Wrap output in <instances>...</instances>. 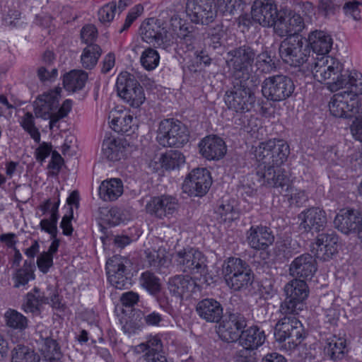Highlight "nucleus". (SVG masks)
I'll return each instance as SVG.
<instances>
[{"mask_svg":"<svg viewBox=\"0 0 362 362\" xmlns=\"http://www.w3.org/2000/svg\"><path fill=\"white\" fill-rule=\"evenodd\" d=\"M311 71L316 81L325 83L332 92L346 88L349 84L355 82L354 74H360L354 70H344L343 64L329 56L317 57Z\"/></svg>","mask_w":362,"mask_h":362,"instance_id":"f257e3e1","label":"nucleus"},{"mask_svg":"<svg viewBox=\"0 0 362 362\" xmlns=\"http://www.w3.org/2000/svg\"><path fill=\"white\" fill-rule=\"evenodd\" d=\"M355 82L335 94L329 102L330 113L336 117H351L357 111V96L362 94V74H354Z\"/></svg>","mask_w":362,"mask_h":362,"instance_id":"f03ea898","label":"nucleus"},{"mask_svg":"<svg viewBox=\"0 0 362 362\" xmlns=\"http://www.w3.org/2000/svg\"><path fill=\"white\" fill-rule=\"evenodd\" d=\"M276 341L281 343V349L286 351H294L306 337L301 322L295 316H284L274 327Z\"/></svg>","mask_w":362,"mask_h":362,"instance_id":"7ed1b4c3","label":"nucleus"},{"mask_svg":"<svg viewBox=\"0 0 362 362\" xmlns=\"http://www.w3.org/2000/svg\"><path fill=\"white\" fill-rule=\"evenodd\" d=\"M222 272L226 284L234 291L245 289L253 281L251 269L240 258L230 257L226 260L223 264Z\"/></svg>","mask_w":362,"mask_h":362,"instance_id":"20e7f679","label":"nucleus"},{"mask_svg":"<svg viewBox=\"0 0 362 362\" xmlns=\"http://www.w3.org/2000/svg\"><path fill=\"white\" fill-rule=\"evenodd\" d=\"M175 261L182 272L195 276L201 284H209L206 259L202 252L194 248L183 249L176 253Z\"/></svg>","mask_w":362,"mask_h":362,"instance_id":"39448f33","label":"nucleus"},{"mask_svg":"<svg viewBox=\"0 0 362 362\" xmlns=\"http://www.w3.org/2000/svg\"><path fill=\"white\" fill-rule=\"evenodd\" d=\"M256 51L249 45H242L227 52L226 64L236 79L248 80Z\"/></svg>","mask_w":362,"mask_h":362,"instance_id":"423d86ee","label":"nucleus"},{"mask_svg":"<svg viewBox=\"0 0 362 362\" xmlns=\"http://www.w3.org/2000/svg\"><path fill=\"white\" fill-rule=\"evenodd\" d=\"M279 52L284 63L296 67L308 60L310 47L305 38L300 35H293L281 42Z\"/></svg>","mask_w":362,"mask_h":362,"instance_id":"0eeeda50","label":"nucleus"},{"mask_svg":"<svg viewBox=\"0 0 362 362\" xmlns=\"http://www.w3.org/2000/svg\"><path fill=\"white\" fill-rule=\"evenodd\" d=\"M156 139L164 147H182L189 141L187 127L178 120L167 119L161 121Z\"/></svg>","mask_w":362,"mask_h":362,"instance_id":"6e6552de","label":"nucleus"},{"mask_svg":"<svg viewBox=\"0 0 362 362\" xmlns=\"http://www.w3.org/2000/svg\"><path fill=\"white\" fill-rule=\"evenodd\" d=\"M225 94V103L236 112H247L255 103V96L248 86L247 80H241Z\"/></svg>","mask_w":362,"mask_h":362,"instance_id":"1a4fd4ad","label":"nucleus"},{"mask_svg":"<svg viewBox=\"0 0 362 362\" xmlns=\"http://www.w3.org/2000/svg\"><path fill=\"white\" fill-rule=\"evenodd\" d=\"M294 90L293 80L282 74L269 76L262 83L263 96L273 102H280L288 98Z\"/></svg>","mask_w":362,"mask_h":362,"instance_id":"9d476101","label":"nucleus"},{"mask_svg":"<svg viewBox=\"0 0 362 362\" xmlns=\"http://www.w3.org/2000/svg\"><path fill=\"white\" fill-rule=\"evenodd\" d=\"M258 181L262 185L273 187L284 196H288L291 189V182L284 170L275 165H258L256 168Z\"/></svg>","mask_w":362,"mask_h":362,"instance_id":"9b49d317","label":"nucleus"},{"mask_svg":"<svg viewBox=\"0 0 362 362\" xmlns=\"http://www.w3.org/2000/svg\"><path fill=\"white\" fill-rule=\"evenodd\" d=\"M212 183L209 171L206 168L193 169L182 184V191L190 197H202L209 191Z\"/></svg>","mask_w":362,"mask_h":362,"instance_id":"f8f14e48","label":"nucleus"},{"mask_svg":"<svg viewBox=\"0 0 362 362\" xmlns=\"http://www.w3.org/2000/svg\"><path fill=\"white\" fill-rule=\"evenodd\" d=\"M186 12L191 21L196 24L209 25L217 17L214 0H187Z\"/></svg>","mask_w":362,"mask_h":362,"instance_id":"ddd939ff","label":"nucleus"},{"mask_svg":"<svg viewBox=\"0 0 362 362\" xmlns=\"http://www.w3.org/2000/svg\"><path fill=\"white\" fill-rule=\"evenodd\" d=\"M178 208L177 199L168 194L153 197L146 205L147 213L159 219L170 218L177 212Z\"/></svg>","mask_w":362,"mask_h":362,"instance_id":"4468645a","label":"nucleus"},{"mask_svg":"<svg viewBox=\"0 0 362 362\" xmlns=\"http://www.w3.org/2000/svg\"><path fill=\"white\" fill-rule=\"evenodd\" d=\"M298 218L300 229L306 233L323 230L327 223L326 212L319 207L304 210L298 215Z\"/></svg>","mask_w":362,"mask_h":362,"instance_id":"2eb2a0df","label":"nucleus"},{"mask_svg":"<svg viewBox=\"0 0 362 362\" xmlns=\"http://www.w3.org/2000/svg\"><path fill=\"white\" fill-rule=\"evenodd\" d=\"M247 325L245 318L240 314H231L228 320H224L217 327L219 338L228 343L240 339V331Z\"/></svg>","mask_w":362,"mask_h":362,"instance_id":"dca6fc26","label":"nucleus"},{"mask_svg":"<svg viewBox=\"0 0 362 362\" xmlns=\"http://www.w3.org/2000/svg\"><path fill=\"white\" fill-rule=\"evenodd\" d=\"M61 88H55L40 95L34 102V112L37 117L47 119L54 115V111L59 107Z\"/></svg>","mask_w":362,"mask_h":362,"instance_id":"f3484780","label":"nucleus"},{"mask_svg":"<svg viewBox=\"0 0 362 362\" xmlns=\"http://www.w3.org/2000/svg\"><path fill=\"white\" fill-rule=\"evenodd\" d=\"M278 11L274 0H255L251 8L253 21L267 28L272 27Z\"/></svg>","mask_w":362,"mask_h":362,"instance_id":"a211bd4d","label":"nucleus"},{"mask_svg":"<svg viewBox=\"0 0 362 362\" xmlns=\"http://www.w3.org/2000/svg\"><path fill=\"white\" fill-rule=\"evenodd\" d=\"M317 271V262L308 253L296 257L289 266V274L296 279H311Z\"/></svg>","mask_w":362,"mask_h":362,"instance_id":"6ab92c4d","label":"nucleus"},{"mask_svg":"<svg viewBox=\"0 0 362 362\" xmlns=\"http://www.w3.org/2000/svg\"><path fill=\"white\" fill-rule=\"evenodd\" d=\"M140 30L142 40L147 43L158 47L164 45L167 30L162 27L160 21L149 18L141 24Z\"/></svg>","mask_w":362,"mask_h":362,"instance_id":"aec40b11","label":"nucleus"},{"mask_svg":"<svg viewBox=\"0 0 362 362\" xmlns=\"http://www.w3.org/2000/svg\"><path fill=\"white\" fill-rule=\"evenodd\" d=\"M108 281L117 289H123L128 284L129 279L125 275L126 266L119 256H114L106 263Z\"/></svg>","mask_w":362,"mask_h":362,"instance_id":"412c9836","label":"nucleus"},{"mask_svg":"<svg viewBox=\"0 0 362 362\" xmlns=\"http://www.w3.org/2000/svg\"><path fill=\"white\" fill-rule=\"evenodd\" d=\"M199 147L202 156L209 160H219L226 153L224 141L215 135L204 137L199 142Z\"/></svg>","mask_w":362,"mask_h":362,"instance_id":"4be33fe9","label":"nucleus"},{"mask_svg":"<svg viewBox=\"0 0 362 362\" xmlns=\"http://www.w3.org/2000/svg\"><path fill=\"white\" fill-rule=\"evenodd\" d=\"M247 241L252 249L264 250L272 245L274 236L266 226H252L247 232Z\"/></svg>","mask_w":362,"mask_h":362,"instance_id":"5701e85b","label":"nucleus"},{"mask_svg":"<svg viewBox=\"0 0 362 362\" xmlns=\"http://www.w3.org/2000/svg\"><path fill=\"white\" fill-rule=\"evenodd\" d=\"M338 237L334 233L320 234L315 241V255L317 258L327 260L337 252Z\"/></svg>","mask_w":362,"mask_h":362,"instance_id":"b1692460","label":"nucleus"},{"mask_svg":"<svg viewBox=\"0 0 362 362\" xmlns=\"http://www.w3.org/2000/svg\"><path fill=\"white\" fill-rule=\"evenodd\" d=\"M361 222V216L354 210H341L334 220L335 228L345 234L360 232Z\"/></svg>","mask_w":362,"mask_h":362,"instance_id":"393cba45","label":"nucleus"},{"mask_svg":"<svg viewBox=\"0 0 362 362\" xmlns=\"http://www.w3.org/2000/svg\"><path fill=\"white\" fill-rule=\"evenodd\" d=\"M196 311L207 322H218L223 314L221 304L214 298H205L198 302Z\"/></svg>","mask_w":362,"mask_h":362,"instance_id":"a878e982","label":"nucleus"},{"mask_svg":"<svg viewBox=\"0 0 362 362\" xmlns=\"http://www.w3.org/2000/svg\"><path fill=\"white\" fill-rule=\"evenodd\" d=\"M60 201L58 200L52 208V214L49 218H44L41 220L40 226L42 230L45 231L51 235L53 239L49 249L45 253H47L53 257V255L58 250L59 241L56 239L57 235V221L59 218L58 209Z\"/></svg>","mask_w":362,"mask_h":362,"instance_id":"bb28decb","label":"nucleus"},{"mask_svg":"<svg viewBox=\"0 0 362 362\" xmlns=\"http://www.w3.org/2000/svg\"><path fill=\"white\" fill-rule=\"evenodd\" d=\"M264 331H261L257 326H252L241 332L239 339L240 344L245 349L241 350V354L248 350H254L262 346L265 341Z\"/></svg>","mask_w":362,"mask_h":362,"instance_id":"cd10ccee","label":"nucleus"},{"mask_svg":"<svg viewBox=\"0 0 362 362\" xmlns=\"http://www.w3.org/2000/svg\"><path fill=\"white\" fill-rule=\"evenodd\" d=\"M308 42L313 51L321 56H327L333 43L331 36L322 30L312 32L309 35Z\"/></svg>","mask_w":362,"mask_h":362,"instance_id":"c85d7f7f","label":"nucleus"},{"mask_svg":"<svg viewBox=\"0 0 362 362\" xmlns=\"http://www.w3.org/2000/svg\"><path fill=\"white\" fill-rule=\"evenodd\" d=\"M123 193V183L119 178L104 180L99 187V197L105 202L117 200Z\"/></svg>","mask_w":362,"mask_h":362,"instance_id":"c756f323","label":"nucleus"},{"mask_svg":"<svg viewBox=\"0 0 362 362\" xmlns=\"http://www.w3.org/2000/svg\"><path fill=\"white\" fill-rule=\"evenodd\" d=\"M112 117L110 126L115 132L127 135L134 132L136 119L132 115L126 112H115L112 113Z\"/></svg>","mask_w":362,"mask_h":362,"instance_id":"7c9ffc66","label":"nucleus"},{"mask_svg":"<svg viewBox=\"0 0 362 362\" xmlns=\"http://www.w3.org/2000/svg\"><path fill=\"white\" fill-rule=\"evenodd\" d=\"M195 284L188 275H175L169 279L168 288L171 294L182 298L184 294L192 291Z\"/></svg>","mask_w":362,"mask_h":362,"instance_id":"2f4dec72","label":"nucleus"},{"mask_svg":"<svg viewBox=\"0 0 362 362\" xmlns=\"http://www.w3.org/2000/svg\"><path fill=\"white\" fill-rule=\"evenodd\" d=\"M40 351L47 362H57L62 357L61 347L55 339L40 334Z\"/></svg>","mask_w":362,"mask_h":362,"instance_id":"473e14b6","label":"nucleus"},{"mask_svg":"<svg viewBox=\"0 0 362 362\" xmlns=\"http://www.w3.org/2000/svg\"><path fill=\"white\" fill-rule=\"evenodd\" d=\"M47 303H49V297L45 293H41L40 289L35 287L31 292L26 294L22 307L25 313H35L40 311V307L42 304Z\"/></svg>","mask_w":362,"mask_h":362,"instance_id":"72a5a7b5","label":"nucleus"},{"mask_svg":"<svg viewBox=\"0 0 362 362\" xmlns=\"http://www.w3.org/2000/svg\"><path fill=\"white\" fill-rule=\"evenodd\" d=\"M325 354L332 360H340L347 352L346 341L344 338L332 336L327 339Z\"/></svg>","mask_w":362,"mask_h":362,"instance_id":"f704fd0d","label":"nucleus"},{"mask_svg":"<svg viewBox=\"0 0 362 362\" xmlns=\"http://www.w3.org/2000/svg\"><path fill=\"white\" fill-rule=\"evenodd\" d=\"M337 301L330 296H325L320 300L325 311V322L333 326L337 325L341 314V308Z\"/></svg>","mask_w":362,"mask_h":362,"instance_id":"c9c22d12","label":"nucleus"},{"mask_svg":"<svg viewBox=\"0 0 362 362\" xmlns=\"http://www.w3.org/2000/svg\"><path fill=\"white\" fill-rule=\"evenodd\" d=\"M88 79V74L82 70H72L63 78V84L66 90L76 92L81 90Z\"/></svg>","mask_w":362,"mask_h":362,"instance_id":"e433bc0d","label":"nucleus"},{"mask_svg":"<svg viewBox=\"0 0 362 362\" xmlns=\"http://www.w3.org/2000/svg\"><path fill=\"white\" fill-rule=\"evenodd\" d=\"M35 264L33 261L25 260L23 267L17 269L13 275V287L18 288L25 286L35 279Z\"/></svg>","mask_w":362,"mask_h":362,"instance_id":"4c0bfd02","label":"nucleus"},{"mask_svg":"<svg viewBox=\"0 0 362 362\" xmlns=\"http://www.w3.org/2000/svg\"><path fill=\"white\" fill-rule=\"evenodd\" d=\"M286 296L304 303L308 296V288L305 280L294 279L284 287Z\"/></svg>","mask_w":362,"mask_h":362,"instance_id":"58836bf2","label":"nucleus"},{"mask_svg":"<svg viewBox=\"0 0 362 362\" xmlns=\"http://www.w3.org/2000/svg\"><path fill=\"white\" fill-rule=\"evenodd\" d=\"M11 362H40V356L33 349L17 344L11 351Z\"/></svg>","mask_w":362,"mask_h":362,"instance_id":"ea45409f","label":"nucleus"},{"mask_svg":"<svg viewBox=\"0 0 362 362\" xmlns=\"http://www.w3.org/2000/svg\"><path fill=\"white\" fill-rule=\"evenodd\" d=\"M103 154L109 160L116 161L123 156V146L119 140L108 138L103 143Z\"/></svg>","mask_w":362,"mask_h":362,"instance_id":"a19ab883","label":"nucleus"},{"mask_svg":"<svg viewBox=\"0 0 362 362\" xmlns=\"http://www.w3.org/2000/svg\"><path fill=\"white\" fill-rule=\"evenodd\" d=\"M4 319L6 326L20 332L24 331L28 327V318L14 309L10 308L6 310L4 313Z\"/></svg>","mask_w":362,"mask_h":362,"instance_id":"79ce46f5","label":"nucleus"},{"mask_svg":"<svg viewBox=\"0 0 362 362\" xmlns=\"http://www.w3.org/2000/svg\"><path fill=\"white\" fill-rule=\"evenodd\" d=\"M102 53L100 47L96 44L87 45L81 56V62L83 68L91 69L97 64Z\"/></svg>","mask_w":362,"mask_h":362,"instance_id":"37998d69","label":"nucleus"},{"mask_svg":"<svg viewBox=\"0 0 362 362\" xmlns=\"http://www.w3.org/2000/svg\"><path fill=\"white\" fill-rule=\"evenodd\" d=\"M275 141V146L272 148L270 154L271 165L277 167L283 164L290 153L288 144L284 140L272 139Z\"/></svg>","mask_w":362,"mask_h":362,"instance_id":"c03bdc74","label":"nucleus"},{"mask_svg":"<svg viewBox=\"0 0 362 362\" xmlns=\"http://www.w3.org/2000/svg\"><path fill=\"white\" fill-rule=\"evenodd\" d=\"M139 85V83L133 75L127 71L122 72L117 76L116 81L117 94L119 97H122L124 94L129 92V90H132Z\"/></svg>","mask_w":362,"mask_h":362,"instance_id":"a18cd8bd","label":"nucleus"},{"mask_svg":"<svg viewBox=\"0 0 362 362\" xmlns=\"http://www.w3.org/2000/svg\"><path fill=\"white\" fill-rule=\"evenodd\" d=\"M275 146V141L270 139L267 141L261 142L255 148L254 154L258 165H271L270 154L272 148Z\"/></svg>","mask_w":362,"mask_h":362,"instance_id":"49530a36","label":"nucleus"},{"mask_svg":"<svg viewBox=\"0 0 362 362\" xmlns=\"http://www.w3.org/2000/svg\"><path fill=\"white\" fill-rule=\"evenodd\" d=\"M139 283L151 295H156L160 291L161 284L160 279L149 271L141 274L139 278Z\"/></svg>","mask_w":362,"mask_h":362,"instance_id":"de8ad7c7","label":"nucleus"},{"mask_svg":"<svg viewBox=\"0 0 362 362\" xmlns=\"http://www.w3.org/2000/svg\"><path fill=\"white\" fill-rule=\"evenodd\" d=\"M159 62L158 52L151 47L144 49L140 57L141 64L147 71L155 69L158 66Z\"/></svg>","mask_w":362,"mask_h":362,"instance_id":"09e8293b","label":"nucleus"},{"mask_svg":"<svg viewBox=\"0 0 362 362\" xmlns=\"http://www.w3.org/2000/svg\"><path fill=\"white\" fill-rule=\"evenodd\" d=\"M185 161L184 155L177 150H171L162 157V165L167 170L179 168Z\"/></svg>","mask_w":362,"mask_h":362,"instance_id":"8fccbe9b","label":"nucleus"},{"mask_svg":"<svg viewBox=\"0 0 362 362\" xmlns=\"http://www.w3.org/2000/svg\"><path fill=\"white\" fill-rule=\"evenodd\" d=\"M120 98L134 108L139 107L146 100L144 90L141 85L132 90H129Z\"/></svg>","mask_w":362,"mask_h":362,"instance_id":"3c124183","label":"nucleus"},{"mask_svg":"<svg viewBox=\"0 0 362 362\" xmlns=\"http://www.w3.org/2000/svg\"><path fill=\"white\" fill-rule=\"evenodd\" d=\"M304 308V303L292 299L286 296L285 300L280 305V312L285 316H295Z\"/></svg>","mask_w":362,"mask_h":362,"instance_id":"603ef678","label":"nucleus"},{"mask_svg":"<svg viewBox=\"0 0 362 362\" xmlns=\"http://www.w3.org/2000/svg\"><path fill=\"white\" fill-rule=\"evenodd\" d=\"M273 23L272 27L274 28V33L277 35L284 37L291 35L288 17L286 16L281 11L277 12V16L274 17Z\"/></svg>","mask_w":362,"mask_h":362,"instance_id":"864d4df0","label":"nucleus"},{"mask_svg":"<svg viewBox=\"0 0 362 362\" xmlns=\"http://www.w3.org/2000/svg\"><path fill=\"white\" fill-rule=\"evenodd\" d=\"M256 66L263 73H270L276 69L275 62L267 51L256 53Z\"/></svg>","mask_w":362,"mask_h":362,"instance_id":"5fc2aeb1","label":"nucleus"},{"mask_svg":"<svg viewBox=\"0 0 362 362\" xmlns=\"http://www.w3.org/2000/svg\"><path fill=\"white\" fill-rule=\"evenodd\" d=\"M21 125L26 131L33 140L39 143L40 134L35 125L34 117L32 113L26 112L21 119Z\"/></svg>","mask_w":362,"mask_h":362,"instance_id":"6e6d98bb","label":"nucleus"},{"mask_svg":"<svg viewBox=\"0 0 362 362\" xmlns=\"http://www.w3.org/2000/svg\"><path fill=\"white\" fill-rule=\"evenodd\" d=\"M145 253L146 260L150 267L158 269L164 266L166 263L167 259L164 250H146Z\"/></svg>","mask_w":362,"mask_h":362,"instance_id":"4d7b16f0","label":"nucleus"},{"mask_svg":"<svg viewBox=\"0 0 362 362\" xmlns=\"http://www.w3.org/2000/svg\"><path fill=\"white\" fill-rule=\"evenodd\" d=\"M99 21L103 23H109L115 18L117 12V4L114 1L104 5L98 11Z\"/></svg>","mask_w":362,"mask_h":362,"instance_id":"13d9d810","label":"nucleus"},{"mask_svg":"<svg viewBox=\"0 0 362 362\" xmlns=\"http://www.w3.org/2000/svg\"><path fill=\"white\" fill-rule=\"evenodd\" d=\"M216 212L224 222H231L238 218V211L229 202L221 204Z\"/></svg>","mask_w":362,"mask_h":362,"instance_id":"bf43d9fd","label":"nucleus"},{"mask_svg":"<svg viewBox=\"0 0 362 362\" xmlns=\"http://www.w3.org/2000/svg\"><path fill=\"white\" fill-rule=\"evenodd\" d=\"M72 101L71 100H66L62 103V106L59 108L58 111L54 112L49 121V129H52L59 122V119L67 116L71 110Z\"/></svg>","mask_w":362,"mask_h":362,"instance_id":"052dcab7","label":"nucleus"},{"mask_svg":"<svg viewBox=\"0 0 362 362\" xmlns=\"http://www.w3.org/2000/svg\"><path fill=\"white\" fill-rule=\"evenodd\" d=\"M361 3L358 1H349L344 4L343 11L346 16L357 21L361 18Z\"/></svg>","mask_w":362,"mask_h":362,"instance_id":"680f3d73","label":"nucleus"},{"mask_svg":"<svg viewBox=\"0 0 362 362\" xmlns=\"http://www.w3.org/2000/svg\"><path fill=\"white\" fill-rule=\"evenodd\" d=\"M226 33L222 25H216L208 31V37L210 39L211 43L214 49L220 47L221 45V40L225 35Z\"/></svg>","mask_w":362,"mask_h":362,"instance_id":"e2e57ef3","label":"nucleus"},{"mask_svg":"<svg viewBox=\"0 0 362 362\" xmlns=\"http://www.w3.org/2000/svg\"><path fill=\"white\" fill-rule=\"evenodd\" d=\"M144 11V7L141 4H137L134 6L133 8L130 9L129 11L125 22L123 24L122 28L120 29L119 33H122L123 31L127 30L133 22L141 15Z\"/></svg>","mask_w":362,"mask_h":362,"instance_id":"0e129e2a","label":"nucleus"},{"mask_svg":"<svg viewBox=\"0 0 362 362\" xmlns=\"http://www.w3.org/2000/svg\"><path fill=\"white\" fill-rule=\"evenodd\" d=\"M36 264L42 273L47 274L53 266V257L47 253L42 252L37 257Z\"/></svg>","mask_w":362,"mask_h":362,"instance_id":"69168bd1","label":"nucleus"},{"mask_svg":"<svg viewBox=\"0 0 362 362\" xmlns=\"http://www.w3.org/2000/svg\"><path fill=\"white\" fill-rule=\"evenodd\" d=\"M98 31L96 28L93 25H87L84 26L81 32L82 40L88 45L93 44L92 42L97 37Z\"/></svg>","mask_w":362,"mask_h":362,"instance_id":"338daca9","label":"nucleus"},{"mask_svg":"<svg viewBox=\"0 0 362 362\" xmlns=\"http://www.w3.org/2000/svg\"><path fill=\"white\" fill-rule=\"evenodd\" d=\"M288 196H290L289 199L291 203L297 206H302L308 199L305 190L296 189L293 191L292 187Z\"/></svg>","mask_w":362,"mask_h":362,"instance_id":"774afa93","label":"nucleus"}]
</instances>
